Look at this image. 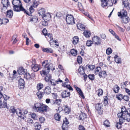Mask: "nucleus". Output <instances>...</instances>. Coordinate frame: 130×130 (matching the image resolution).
Returning a JSON list of instances; mask_svg holds the SVG:
<instances>
[{"instance_id":"f257e3e1","label":"nucleus","mask_w":130,"mask_h":130,"mask_svg":"<svg viewBox=\"0 0 130 130\" xmlns=\"http://www.w3.org/2000/svg\"><path fill=\"white\" fill-rule=\"evenodd\" d=\"M42 64V66L44 67L42 70L40 71V74L42 76L46 75L45 79L46 82L49 81L51 80V76L48 73L51 70L53 71L55 69L53 68V65L51 63H48L47 60L43 61Z\"/></svg>"},{"instance_id":"f03ea898","label":"nucleus","mask_w":130,"mask_h":130,"mask_svg":"<svg viewBox=\"0 0 130 130\" xmlns=\"http://www.w3.org/2000/svg\"><path fill=\"white\" fill-rule=\"evenodd\" d=\"M12 3L13 5V10L14 11L18 12L22 11L27 15H30L28 11L22 6L20 0H13Z\"/></svg>"},{"instance_id":"7ed1b4c3","label":"nucleus","mask_w":130,"mask_h":130,"mask_svg":"<svg viewBox=\"0 0 130 130\" xmlns=\"http://www.w3.org/2000/svg\"><path fill=\"white\" fill-rule=\"evenodd\" d=\"M10 112H12L13 114L16 113L17 115L19 117L22 118L24 119V118L23 117V114L22 113V112L21 110L18 109H15L13 106H12L10 107Z\"/></svg>"},{"instance_id":"20e7f679","label":"nucleus","mask_w":130,"mask_h":130,"mask_svg":"<svg viewBox=\"0 0 130 130\" xmlns=\"http://www.w3.org/2000/svg\"><path fill=\"white\" fill-rule=\"evenodd\" d=\"M74 19L73 15L68 14L66 15V20L68 24L73 25L75 24Z\"/></svg>"},{"instance_id":"39448f33","label":"nucleus","mask_w":130,"mask_h":130,"mask_svg":"<svg viewBox=\"0 0 130 130\" xmlns=\"http://www.w3.org/2000/svg\"><path fill=\"white\" fill-rule=\"evenodd\" d=\"M93 43L95 45H100L101 42L100 38L97 36H94L92 38Z\"/></svg>"},{"instance_id":"423d86ee","label":"nucleus","mask_w":130,"mask_h":130,"mask_svg":"<svg viewBox=\"0 0 130 130\" xmlns=\"http://www.w3.org/2000/svg\"><path fill=\"white\" fill-rule=\"evenodd\" d=\"M51 16L50 14L48 13H45L42 17V18L44 21H46L45 24L44 25H47V21H49L51 18Z\"/></svg>"},{"instance_id":"0eeeda50","label":"nucleus","mask_w":130,"mask_h":130,"mask_svg":"<svg viewBox=\"0 0 130 130\" xmlns=\"http://www.w3.org/2000/svg\"><path fill=\"white\" fill-rule=\"evenodd\" d=\"M62 81L60 80V78H59L58 80L55 81L53 79H51L49 83V85H51L52 86H55L56 85V83L59 84V83L62 82Z\"/></svg>"},{"instance_id":"6e6552de","label":"nucleus","mask_w":130,"mask_h":130,"mask_svg":"<svg viewBox=\"0 0 130 130\" xmlns=\"http://www.w3.org/2000/svg\"><path fill=\"white\" fill-rule=\"evenodd\" d=\"M118 15L119 17L122 18V17L127 16V12L125 10L123 9L121 10L120 12H118Z\"/></svg>"},{"instance_id":"1a4fd4ad","label":"nucleus","mask_w":130,"mask_h":130,"mask_svg":"<svg viewBox=\"0 0 130 130\" xmlns=\"http://www.w3.org/2000/svg\"><path fill=\"white\" fill-rule=\"evenodd\" d=\"M48 106L47 105L43 104L39 108V110L38 111H40L41 113H43V112L46 111Z\"/></svg>"},{"instance_id":"9d476101","label":"nucleus","mask_w":130,"mask_h":130,"mask_svg":"<svg viewBox=\"0 0 130 130\" xmlns=\"http://www.w3.org/2000/svg\"><path fill=\"white\" fill-rule=\"evenodd\" d=\"M31 67L32 70L35 72L37 71L40 69V66L37 64H33Z\"/></svg>"},{"instance_id":"9b49d317","label":"nucleus","mask_w":130,"mask_h":130,"mask_svg":"<svg viewBox=\"0 0 130 130\" xmlns=\"http://www.w3.org/2000/svg\"><path fill=\"white\" fill-rule=\"evenodd\" d=\"M69 122L66 119L65 121L64 120L62 124V129L63 130H67L68 127V124Z\"/></svg>"},{"instance_id":"f8f14e48","label":"nucleus","mask_w":130,"mask_h":130,"mask_svg":"<svg viewBox=\"0 0 130 130\" xmlns=\"http://www.w3.org/2000/svg\"><path fill=\"white\" fill-rule=\"evenodd\" d=\"M124 119H122V118H119V122H118L116 123V127L118 129L120 128L121 127V124L124 122Z\"/></svg>"},{"instance_id":"ddd939ff","label":"nucleus","mask_w":130,"mask_h":130,"mask_svg":"<svg viewBox=\"0 0 130 130\" xmlns=\"http://www.w3.org/2000/svg\"><path fill=\"white\" fill-rule=\"evenodd\" d=\"M1 3L3 5V7H5L6 9L10 5L8 0H2Z\"/></svg>"},{"instance_id":"4468645a","label":"nucleus","mask_w":130,"mask_h":130,"mask_svg":"<svg viewBox=\"0 0 130 130\" xmlns=\"http://www.w3.org/2000/svg\"><path fill=\"white\" fill-rule=\"evenodd\" d=\"M51 89L49 86L45 87L44 90V93L46 95L50 94L51 92Z\"/></svg>"},{"instance_id":"2eb2a0df","label":"nucleus","mask_w":130,"mask_h":130,"mask_svg":"<svg viewBox=\"0 0 130 130\" xmlns=\"http://www.w3.org/2000/svg\"><path fill=\"white\" fill-rule=\"evenodd\" d=\"M19 86L20 88H23L24 87L25 82L23 79L20 78L19 80Z\"/></svg>"},{"instance_id":"dca6fc26","label":"nucleus","mask_w":130,"mask_h":130,"mask_svg":"<svg viewBox=\"0 0 130 130\" xmlns=\"http://www.w3.org/2000/svg\"><path fill=\"white\" fill-rule=\"evenodd\" d=\"M70 92H67L65 90L63 91L61 94V95L62 98H66L69 96Z\"/></svg>"},{"instance_id":"f3484780","label":"nucleus","mask_w":130,"mask_h":130,"mask_svg":"<svg viewBox=\"0 0 130 130\" xmlns=\"http://www.w3.org/2000/svg\"><path fill=\"white\" fill-rule=\"evenodd\" d=\"M40 104L39 103H37L35 104L33 107V109L35 111H38L39 108H40Z\"/></svg>"},{"instance_id":"a211bd4d","label":"nucleus","mask_w":130,"mask_h":130,"mask_svg":"<svg viewBox=\"0 0 130 130\" xmlns=\"http://www.w3.org/2000/svg\"><path fill=\"white\" fill-rule=\"evenodd\" d=\"M122 22L123 23L126 24L129 21V19L128 17L127 16H125L122 17Z\"/></svg>"},{"instance_id":"6ab92c4d","label":"nucleus","mask_w":130,"mask_h":130,"mask_svg":"<svg viewBox=\"0 0 130 130\" xmlns=\"http://www.w3.org/2000/svg\"><path fill=\"white\" fill-rule=\"evenodd\" d=\"M122 119H124V122L125 120L128 122L130 121V113H127L126 114L124 115V118H121Z\"/></svg>"},{"instance_id":"aec40b11","label":"nucleus","mask_w":130,"mask_h":130,"mask_svg":"<svg viewBox=\"0 0 130 130\" xmlns=\"http://www.w3.org/2000/svg\"><path fill=\"white\" fill-rule=\"evenodd\" d=\"M77 26L78 29L81 31L84 30L85 29L84 25L81 23H78L77 24Z\"/></svg>"},{"instance_id":"412c9836","label":"nucleus","mask_w":130,"mask_h":130,"mask_svg":"<svg viewBox=\"0 0 130 130\" xmlns=\"http://www.w3.org/2000/svg\"><path fill=\"white\" fill-rule=\"evenodd\" d=\"M40 2L39 0H33L32 2V6L34 8L37 7L40 4Z\"/></svg>"},{"instance_id":"4be33fe9","label":"nucleus","mask_w":130,"mask_h":130,"mask_svg":"<svg viewBox=\"0 0 130 130\" xmlns=\"http://www.w3.org/2000/svg\"><path fill=\"white\" fill-rule=\"evenodd\" d=\"M122 5L125 8L128 6L130 9V4H129L127 0H123L122 2Z\"/></svg>"},{"instance_id":"5701e85b","label":"nucleus","mask_w":130,"mask_h":130,"mask_svg":"<svg viewBox=\"0 0 130 130\" xmlns=\"http://www.w3.org/2000/svg\"><path fill=\"white\" fill-rule=\"evenodd\" d=\"M107 75L106 72L105 71H101L99 72V76L100 77H105Z\"/></svg>"},{"instance_id":"b1692460","label":"nucleus","mask_w":130,"mask_h":130,"mask_svg":"<svg viewBox=\"0 0 130 130\" xmlns=\"http://www.w3.org/2000/svg\"><path fill=\"white\" fill-rule=\"evenodd\" d=\"M42 51L43 52L47 53H53V52L52 49L50 48H42Z\"/></svg>"},{"instance_id":"393cba45","label":"nucleus","mask_w":130,"mask_h":130,"mask_svg":"<svg viewBox=\"0 0 130 130\" xmlns=\"http://www.w3.org/2000/svg\"><path fill=\"white\" fill-rule=\"evenodd\" d=\"M13 15V11L10 10H8L7 11L6 16L9 18H11Z\"/></svg>"},{"instance_id":"a878e982","label":"nucleus","mask_w":130,"mask_h":130,"mask_svg":"<svg viewBox=\"0 0 130 130\" xmlns=\"http://www.w3.org/2000/svg\"><path fill=\"white\" fill-rule=\"evenodd\" d=\"M79 38L77 36H74L73 38L72 43L73 44L75 45L78 42Z\"/></svg>"},{"instance_id":"bb28decb","label":"nucleus","mask_w":130,"mask_h":130,"mask_svg":"<svg viewBox=\"0 0 130 130\" xmlns=\"http://www.w3.org/2000/svg\"><path fill=\"white\" fill-rule=\"evenodd\" d=\"M84 67L83 66H80L79 67L78 69V72L81 75L84 74Z\"/></svg>"},{"instance_id":"cd10ccee","label":"nucleus","mask_w":130,"mask_h":130,"mask_svg":"<svg viewBox=\"0 0 130 130\" xmlns=\"http://www.w3.org/2000/svg\"><path fill=\"white\" fill-rule=\"evenodd\" d=\"M45 36L47 40L51 41L53 40V39L52 35V34L50 33L48 34H47L46 36L45 35Z\"/></svg>"},{"instance_id":"c85d7f7f","label":"nucleus","mask_w":130,"mask_h":130,"mask_svg":"<svg viewBox=\"0 0 130 130\" xmlns=\"http://www.w3.org/2000/svg\"><path fill=\"white\" fill-rule=\"evenodd\" d=\"M38 12L39 15H41L42 17L45 13L44 9L43 8H41L38 10Z\"/></svg>"},{"instance_id":"c756f323","label":"nucleus","mask_w":130,"mask_h":130,"mask_svg":"<svg viewBox=\"0 0 130 130\" xmlns=\"http://www.w3.org/2000/svg\"><path fill=\"white\" fill-rule=\"evenodd\" d=\"M86 114L84 113H81L79 117V120H83L85 119L86 118Z\"/></svg>"},{"instance_id":"7c9ffc66","label":"nucleus","mask_w":130,"mask_h":130,"mask_svg":"<svg viewBox=\"0 0 130 130\" xmlns=\"http://www.w3.org/2000/svg\"><path fill=\"white\" fill-rule=\"evenodd\" d=\"M83 34L87 38L89 37L91 35L90 32L88 30L85 31Z\"/></svg>"},{"instance_id":"2f4dec72","label":"nucleus","mask_w":130,"mask_h":130,"mask_svg":"<svg viewBox=\"0 0 130 130\" xmlns=\"http://www.w3.org/2000/svg\"><path fill=\"white\" fill-rule=\"evenodd\" d=\"M43 87V84L41 83H39L37 84L36 88L38 91H39L42 89Z\"/></svg>"},{"instance_id":"473e14b6","label":"nucleus","mask_w":130,"mask_h":130,"mask_svg":"<svg viewBox=\"0 0 130 130\" xmlns=\"http://www.w3.org/2000/svg\"><path fill=\"white\" fill-rule=\"evenodd\" d=\"M24 77L27 80H29L32 78L31 75L28 73H26L24 75Z\"/></svg>"},{"instance_id":"72a5a7b5","label":"nucleus","mask_w":130,"mask_h":130,"mask_svg":"<svg viewBox=\"0 0 130 130\" xmlns=\"http://www.w3.org/2000/svg\"><path fill=\"white\" fill-rule=\"evenodd\" d=\"M43 92L40 91H38L37 92L36 94L39 99L40 100L42 98L43 95Z\"/></svg>"},{"instance_id":"f704fd0d","label":"nucleus","mask_w":130,"mask_h":130,"mask_svg":"<svg viewBox=\"0 0 130 130\" xmlns=\"http://www.w3.org/2000/svg\"><path fill=\"white\" fill-rule=\"evenodd\" d=\"M7 107V103H5V102H3V104L2 101L0 100V108Z\"/></svg>"},{"instance_id":"c9c22d12","label":"nucleus","mask_w":130,"mask_h":130,"mask_svg":"<svg viewBox=\"0 0 130 130\" xmlns=\"http://www.w3.org/2000/svg\"><path fill=\"white\" fill-rule=\"evenodd\" d=\"M64 107V111H65V113L68 114L71 110L70 108L67 105L65 106Z\"/></svg>"},{"instance_id":"e433bc0d","label":"nucleus","mask_w":130,"mask_h":130,"mask_svg":"<svg viewBox=\"0 0 130 130\" xmlns=\"http://www.w3.org/2000/svg\"><path fill=\"white\" fill-rule=\"evenodd\" d=\"M114 59L115 61L117 63H121V59L120 58L118 57L117 55H116L114 57Z\"/></svg>"},{"instance_id":"4c0bfd02","label":"nucleus","mask_w":130,"mask_h":130,"mask_svg":"<svg viewBox=\"0 0 130 130\" xmlns=\"http://www.w3.org/2000/svg\"><path fill=\"white\" fill-rule=\"evenodd\" d=\"M76 90L77 91L78 93H79V95L81 96L83 98H84V96L83 94V93L82 92L81 89L79 88H77L76 89Z\"/></svg>"},{"instance_id":"58836bf2","label":"nucleus","mask_w":130,"mask_h":130,"mask_svg":"<svg viewBox=\"0 0 130 130\" xmlns=\"http://www.w3.org/2000/svg\"><path fill=\"white\" fill-rule=\"evenodd\" d=\"M101 1V5L102 6L104 7L107 6V0H100Z\"/></svg>"},{"instance_id":"ea45409f","label":"nucleus","mask_w":130,"mask_h":130,"mask_svg":"<svg viewBox=\"0 0 130 130\" xmlns=\"http://www.w3.org/2000/svg\"><path fill=\"white\" fill-rule=\"evenodd\" d=\"M119 89V87L117 85H116L114 86L113 90L115 93H116L118 92Z\"/></svg>"},{"instance_id":"a19ab883","label":"nucleus","mask_w":130,"mask_h":130,"mask_svg":"<svg viewBox=\"0 0 130 130\" xmlns=\"http://www.w3.org/2000/svg\"><path fill=\"white\" fill-rule=\"evenodd\" d=\"M70 52L71 54L74 56H76L77 54V51L74 49H72Z\"/></svg>"},{"instance_id":"79ce46f5","label":"nucleus","mask_w":130,"mask_h":130,"mask_svg":"<svg viewBox=\"0 0 130 130\" xmlns=\"http://www.w3.org/2000/svg\"><path fill=\"white\" fill-rule=\"evenodd\" d=\"M35 129H40L41 127V125L39 123L36 122L34 124Z\"/></svg>"},{"instance_id":"37998d69","label":"nucleus","mask_w":130,"mask_h":130,"mask_svg":"<svg viewBox=\"0 0 130 130\" xmlns=\"http://www.w3.org/2000/svg\"><path fill=\"white\" fill-rule=\"evenodd\" d=\"M60 116L58 113L54 115L55 119L59 121L60 120Z\"/></svg>"},{"instance_id":"c03bdc74","label":"nucleus","mask_w":130,"mask_h":130,"mask_svg":"<svg viewBox=\"0 0 130 130\" xmlns=\"http://www.w3.org/2000/svg\"><path fill=\"white\" fill-rule=\"evenodd\" d=\"M101 104L99 103L96 104L95 108L96 110H100L101 108Z\"/></svg>"},{"instance_id":"a18cd8bd","label":"nucleus","mask_w":130,"mask_h":130,"mask_svg":"<svg viewBox=\"0 0 130 130\" xmlns=\"http://www.w3.org/2000/svg\"><path fill=\"white\" fill-rule=\"evenodd\" d=\"M18 71L20 74H22L24 73V70L22 68H20L18 70Z\"/></svg>"},{"instance_id":"49530a36","label":"nucleus","mask_w":130,"mask_h":130,"mask_svg":"<svg viewBox=\"0 0 130 130\" xmlns=\"http://www.w3.org/2000/svg\"><path fill=\"white\" fill-rule=\"evenodd\" d=\"M107 6L108 7L109 6H112L113 5V3L112 1V0H107Z\"/></svg>"},{"instance_id":"de8ad7c7","label":"nucleus","mask_w":130,"mask_h":130,"mask_svg":"<svg viewBox=\"0 0 130 130\" xmlns=\"http://www.w3.org/2000/svg\"><path fill=\"white\" fill-rule=\"evenodd\" d=\"M103 124L107 127H108L110 126V124L109 121L107 120H105Z\"/></svg>"},{"instance_id":"09e8293b","label":"nucleus","mask_w":130,"mask_h":130,"mask_svg":"<svg viewBox=\"0 0 130 130\" xmlns=\"http://www.w3.org/2000/svg\"><path fill=\"white\" fill-rule=\"evenodd\" d=\"M77 60L78 63L79 64H80L82 63V58L81 56H78L77 58Z\"/></svg>"},{"instance_id":"8fccbe9b","label":"nucleus","mask_w":130,"mask_h":130,"mask_svg":"<svg viewBox=\"0 0 130 130\" xmlns=\"http://www.w3.org/2000/svg\"><path fill=\"white\" fill-rule=\"evenodd\" d=\"M93 43V41L90 40H88L87 41L86 44L87 46H91Z\"/></svg>"},{"instance_id":"3c124183","label":"nucleus","mask_w":130,"mask_h":130,"mask_svg":"<svg viewBox=\"0 0 130 130\" xmlns=\"http://www.w3.org/2000/svg\"><path fill=\"white\" fill-rule=\"evenodd\" d=\"M3 22V24H6L9 21L8 19L6 18H3L2 19Z\"/></svg>"},{"instance_id":"603ef678","label":"nucleus","mask_w":130,"mask_h":130,"mask_svg":"<svg viewBox=\"0 0 130 130\" xmlns=\"http://www.w3.org/2000/svg\"><path fill=\"white\" fill-rule=\"evenodd\" d=\"M103 93V90L101 89H100L98 90V94L99 96L100 95H102Z\"/></svg>"},{"instance_id":"864d4df0","label":"nucleus","mask_w":130,"mask_h":130,"mask_svg":"<svg viewBox=\"0 0 130 130\" xmlns=\"http://www.w3.org/2000/svg\"><path fill=\"white\" fill-rule=\"evenodd\" d=\"M118 116V117L120 118H124V114L123 113V112H121L117 114Z\"/></svg>"},{"instance_id":"5fc2aeb1","label":"nucleus","mask_w":130,"mask_h":130,"mask_svg":"<svg viewBox=\"0 0 130 130\" xmlns=\"http://www.w3.org/2000/svg\"><path fill=\"white\" fill-rule=\"evenodd\" d=\"M61 101V99L56 100L54 102V103L57 105H59L60 104Z\"/></svg>"},{"instance_id":"6e6d98bb","label":"nucleus","mask_w":130,"mask_h":130,"mask_svg":"<svg viewBox=\"0 0 130 130\" xmlns=\"http://www.w3.org/2000/svg\"><path fill=\"white\" fill-rule=\"evenodd\" d=\"M112 52V50L111 48H108L106 50V53L108 55H109Z\"/></svg>"},{"instance_id":"4d7b16f0","label":"nucleus","mask_w":130,"mask_h":130,"mask_svg":"<svg viewBox=\"0 0 130 130\" xmlns=\"http://www.w3.org/2000/svg\"><path fill=\"white\" fill-rule=\"evenodd\" d=\"M101 70V68L100 67H98L96 68L95 69V74H97Z\"/></svg>"},{"instance_id":"13d9d810","label":"nucleus","mask_w":130,"mask_h":130,"mask_svg":"<svg viewBox=\"0 0 130 130\" xmlns=\"http://www.w3.org/2000/svg\"><path fill=\"white\" fill-rule=\"evenodd\" d=\"M104 102L105 104H108V99L107 96L104 97Z\"/></svg>"},{"instance_id":"bf43d9fd","label":"nucleus","mask_w":130,"mask_h":130,"mask_svg":"<svg viewBox=\"0 0 130 130\" xmlns=\"http://www.w3.org/2000/svg\"><path fill=\"white\" fill-rule=\"evenodd\" d=\"M121 112H123V113L125 115V114H126V113H127V111L126 109L124 107L121 108Z\"/></svg>"},{"instance_id":"052dcab7","label":"nucleus","mask_w":130,"mask_h":130,"mask_svg":"<svg viewBox=\"0 0 130 130\" xmlns=\"http://www.w3.org/2000/svg\"><path fill=\"white\" fill-rule=\"evenodd\" d=\"M117 97L118 100H121L123 99V96L122 95L120 94L118 95Z\"/></svg>"},{"instance_id":"680f3d73","label":"nucleus","mask_w":130,"mask_h":130,"mask_svg":"<svg viewBox=\"0 0 130 130\" xmlns=\"http://www.w3.org/2000/svg\"><path fill=\"white\" fill-rule=\"evenodd\" d=\"M33 123V120L30 119H28L27 120V123L31 125Z\"/></svg>"},{"instance_id":"e2e57ef3","label":"nucleus","mask_w":130,"mask_h":130,"mask_svg":"<svg viewBox=\"0 0 130 130\" xmlns=\"http://www.w3.org/2000/svg\"><path fill=\"white\" fill-rule=\"evenodd\" d=\"M38 20V19L37 17H34L31 18L30 19V21H32L34 22H37Z\"/></svg>"},{"instance_id":"0e129e2a","label":"nucleus","mask_w":130,"mask_h":130,"mask_svg":"<svg viewBox=\"0 0 130 130\" xmlns=\"http://www.w3.org/2000/svg\"><path fill=\"white\" fill-rule=\"evenodd\" d=\"M89 79L91 80H93L94 79V75H89L88 76Z\"/></svg>"},{"instance_id":"69168bd1","label":"nucleus","mask_w":130,"mask_h":130,"mask_svg":"<svg viewBox=\"0 0 130 130\" xmlns=\"http://www.w3.org/2000/svg\"><path fill=\"white\" fill-rule=\"evenodd\" d=\"M88 68L91 70H92L95 68V66L94 65H89L88 66Z\"/></svg>"},{"instance_id":"338daca9","label":"nucleus","mask_w":130,"mask_h":130,"mask_svg":"<svg viewBox=\"0 0 130 130\" xmlns=\"http://www.w3.org/2000/svg\"><path fill=\"white\" fill-rule=\"evenodd\" d=\"M116 26L118 28L119 31H121V32H123L125 30L124 29H123L122 27H120L118 25L116 24Z\"/></svg>"},{"instance_id":"774afa93","label":"nucleus","mask_w":130,"mask_h":130,"mask_svg":"<svg viewBox=\"0 0 130 130\" xmlns=\"http://www.w3.org/2000/svg\"><path fill=\"white\" fill-rule=\"evenodd\" d=\"M33 7H34L33 6H32V5L29 8V10L30 11V12L31 13H32L34 11V9Z\"/></svg>"}]
</instances>
